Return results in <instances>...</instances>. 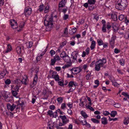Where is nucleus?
<instances>
[{
	"mask_svg": "<svg viewBox=\"0 0 129 129\" xmlns=\"http://www.w3.org/2000/svg\"><path fill=\"white\" fill-rule=\"evenodd\" d=\"M53 14H51L50 16L46 15L44 20L45 25L46 26V30L47 31H50L53 26Z\"/></svg>",
	"mask_w": 129,
	"mask_h": 129,
	"instance_id": "obj_1",
	"label": "nucleus"
},
{
	"mask_svg": "<svg viewBox=\"0 0 129 129\" xmlns=\"http://www.w3.org/2000/svg\"><path fill=\"white\" fill-rule=\"evenodd\" d=\"M106 62V59L104 58H103L102 59H100L96 61L95 65V70L97 71H100L101 67H103Z\"/></svg>",
	"mask_w": 129,
	"mask_h": 129,
	"instance_id": "obj_2",
	"label": "nucleus"
},
{
	"mask_svg": "<svg viewBox=\"0 0 129 129\" xmlns=\"http://www.w3.org/2000/svg\"><path fill=\"white\" fill-rule=\"evenodd\" d=\"M127 4L128 3L126 0H121L120 3L116 4L115 7L116 9L122 10L125 8Z\"/></svg>",
	"mask_w": 129,
	"mask_h": 129,
	"instance_id": "obj_3",
	"label": "nucleus"
},
{
	"mask_svg": "<svg viewBox=\"0 0 129 129\" xmlns=\"http://www.w3.org/2000/svg\"><path fill=\"white\" fill-rule=\"evenodd\" d=\"M39 71V69H37L35 70V72L36 73L35 75V76L34 77L33 81L32 84L30 85L31 88H33L34 87V86L37 83L38 79V76L37 73H38Z\"/></svg>",
	"mask_w": 129,
	"mask_h": 129,
	"instance_id": "obj_4",
	"label": "nucleus"
},
{
	"mask_svg": "<svg viewBox=\"0 0 129 129\" xmlns=\"http://www.w3.org/2000/svg\"><path fill=\"white\" fill-rule=\"evenodd\" d=\"M116 37L114 35H112L111 39L109 41V43L112 48H113L115 45V40L116 39Z\"/></svg>",
	"mask_w": 129,
	"mask_h": 129,
	"instance_id": "obj_5",
	"label": "nucleus"
},
{
	"mask_svg": "<svg viewBox=\"0 0 129 129\" xmlns=\"http://www.w3.org/2000/svg\"><path fill=\"white\" fill-rule=\"evenodd\" d=\"M32 9L29 7H26L25 8L24 13L26 16L30 15L31 13Z\"/></svg>",
	"mask_w": 129,
	"mask_h": 129,
	"instance_id": "obj_6",
	"label": "nucleus"
},
{
	"mask_svg": "<svg viewBox=\"0 0 129 129\" xmlns=\"http://www.w3.org/2000/svg\"><path fill=\"white\" fill-rule=\"evenodd\" d=\"M78 54V52L77 51H75L71 53V58L73 59L72 61L73 62H77V58Z\"/></svg>",
	"mask_w": 129,
	"mask_h": 129,
	"instance_id": "obj_7",
	"label": "nucleus"
},
{
	"mask_svg": "<svg viewBox=\"0 0 129 129\" xmlns=\"http://www.w3.org/2000/svg\"><path fill=\"white\" fill-rule=\"evenodd\" d=\"M114 32L117 33L119 29L118 25L116 23H112L111 24Z\"/></svg>",
	"mask_w": 129,
	"mask_h": 129,
	"instance_id": "obj_8",
	"label": "nucleus"
},
{
	"mask_svg": "<svg viewBox=\"0 0 129 129\" xmlns=\"http://www.w3.org/2000/svg\"><path fill=\"white\" fill-rule=\"evenodd\" d=\"M10 24L12 27L15 29L17 27V24L16 20L12 19L10 21Z\"/></svg>",
	"mask_w": 129,
	"mask_h": 129,
	"instance_id": "obj_9",
	"label": "nucleus"
},
{
	"mask_svg": "<svg viewBox=\"0 0 129 129\" xmlns=\"http://www.w3.org/2000/svg\"><path fill=\"white\" fill-rule=\"evenodd\" d=\"M16 107V106L14 104H13L12 105H11L10 104L8 103L7 105V107L8 110L11 111H13Z\"/></svg>",
	"mask_w": 129,
	"mask_h": 129,
	"instance_id": "obj_10",
	"label": "nucleus"
},
{
	"mask_svg": "<svg viewBox=\"0 0 129 129\" xmlns=\"http://www.w3.org/2000/svg\"><path fill=\"white\" fill-rule=\"evenodd\" d=\"M59 117L61 119L62 122L63 123L66 124L67 123L69 122V119L67 118L66 116L65 115L63 116L60 115Z\"/></svg>",
	"mask_w": 129,
	"mask_h": 129,
	"instance_id": "obj_11",
	"label": "nucleus"
},
{
	"mask_svg": "<svg viewBox=\"0 0 129 129\" xmlns=\"http://www.w3.org/2000/svg\"><path fill=\"white\" fill-rule=\"evenodd\" d=\"M101 22L103 24L102 30L103 32L105 33L106 31V22L105 20L104 19L102 20Z\"/></svg>",
	"mask_w": 129,
	"mask_h": 129,
	"instance_id": "obj_12",
	"label": "nucleus"
},
{
	"mask_svg": "<svg viewBox=\"0 0 129 129\" xmlns=\"http://www.w3.org/2000/svg\"><path fill=\"white\" fill-rule=\"evenodd\" d=\"M75 68L74 71L75 72V74H76L80 73L82 70L80 67H75Z\"/></svg>",
	"mask_w": 129,
	"mask_h": 129,
	"instance_id": "obj_13",
	"label": "nucleus"
},
{
	"mask_svg": "<svg viewBox=\"0 0 129 129\" xmlns=\"http://www.w3.org/2000/svg\"><path fill=\"white\" fill-rule=\"evenodd\" d=\"M75 83H76V82L71 81L69 82L68 86H69V87L73 88V87H75V88L76 85Z\"/></svg>",
	"mask_w": 129,
	"mask_h": 129,
	"instance_id": "obj_14",
	"label": "nucleus"
},
{
	"mask_svg": "<svg viewBox=\"0 0 129 129\" xmlns=\"http://www.w3.org/2000/svg\"><path fill=\"white\" fill-rule=\"evenodd\" d=\"M64 61L67 62H71V59L68 55L63 59Z\"/></svg>",
	"mask_w": 129,
	"mask_h": 129,
	"instance_id": "obj_15",
	"label": "nucleus"
},
{
	"mask_svg": "<svg viewBox=\"0 0 129 129\" xmlns=\"http://www.w3.org/2000/svg\"><path fill=\"white\" fill-rule=\"evenodd\" d=\"M52 77L56 81H59L60 79H59V76L58 74L52 75Z\"/></svg>",
	"mask_w": 129,
	"mask_h": 129,
	"instance_id": "obj_16",
	"label": "nucleus"
},
{
	"mask_svg": "<svg viewBox=\"0 0 129 129\" xmlns=\"http://www.w3.org/2000/svg\"><path fill=\"white\" fill-rule=\"evenodd\" d=\"M7 72L6 69H4L0 74V78L2 79L6 75V72Z\"/></svg>",
	"mask_w": 129,
	"mask_h": 129,
	"instance_id": "obj_17",
	"label": "nucleus"
},
{
	"mask_svg": "<svg viewBox=\"0 0 129 129\" xmlns=\"http://www.w3.org/2000/svg\"><path fill=\"white\" fill-rule=\"evenodd\" d=\"M102 123L104 125H106L108 123V121L107 118L103 117L101 118Z\"/></svg>",
	"mask_w": 129,
	"mask_h": 129,
	"instance_id": "obj_18",
	"label": "nucleus"
},
{
	"mask_svg": "<svg viewBox=\"0 0 129 129\" xmlns=\"http://www.w3.org/2000/svg\"><path fill=\"white\" fill-rule=\"evenodd\" d=\"M71 29V30H69V33L71 35H72L76 33L77 29L75 27H74Z\"/></svg>",
	"mask_w": 129,
	"mask_h": 129,
	"instance_id": "obj_19",
	"label": "nucleus"
},
{
	"mask_svg": "<svg viewBox=\"0 0 129 129\" xmlns=\"http://www.w3.org/2000/svg\"><path fill=\"white\" fill-rule=\"evenodd\" d=\"M13 83L17 84L18 85H20L21 83V81L19 79H17L12 81Z\"/></svg>",
	"mask_w": 129,
	"mask_h": 129,
	"instance_id": "obj_20",
	"label": "nucleus"
},
{
	"mask_svg": "<svg viewBox=\"0 0 129 129\" xmlns=\"http://www.w3.org/2000/svg\"><path fill=\"white\" fill-rule=\"evenodd\" d=\"M6 101L8 102L10 101V99L11 98V97L9 95L7 94H5L3 96Z\"/></svg>",
	"mask_w": 129,
	"mask_h": 129,
	"instance_id": "obj_21",
	"label": "nucleus"
},
{
	"mask_svg": "<svg viewBox=\"0 0 129 129\" xmlns=\"http://www.w3.org/2000/svg\"><path fill=\"white\" fill-rule=\"evenodd\" d=\"M67 63L66 64L63 66L62 67L63 69H65L66 68H68L72 65V62H67Z\"/></svg>",
	"mask_w": 129,
	"mask_h": 129,
	"instance_id": "obj_22",
	"label": "nucleus"
},
{
	"mask_svg": "<svg viewBox=\"0 0 129 129\" xmlns=\"http://www.w3.org/2000/svg\"><path fill=\"white\" fill-rule=\"evenodd\" d=\"M95 42L93 40L92 41L90 46V48L91 50H93L95 48Z\"/></svg>",
	"mask_w": 129,
	"mask_h": 129,
	"instance_id": "obj_23",
	"label": "nucleus"
},
{
	"mask_svg": "<svg viewBox=\"0 0 129 129\" xmlns=\"http://www.w3.org/2000/svg\"><path fill=\"white\" fill-rule=\"evenodd\" d=\"M65 6L64 5H63V4L62 3V2H60L59 3L58 5V10L59 11H60L62 10V9L61 8H63Z\"/></svg>",
	"mask_w": 129,
	"mask_h": 129,
	"instance_id": "obj_24",
	"label": "nucleus"
},
{
	"mask_svg": "<svg viewBox=\"0 0 129 129\" xmlns=\"http://www.w3.org/2000/svg\"><path fill=\"white\" fill-rule=\"evenodd\" d=\"M112 23L111 22H108L106 24V28H107L108 30H110L112 26L111 24Z\"/></svg>",
	"mask_w": 129,
	"mask_h": 129,
	"instance_id": "obj_25",
	"label": "nucleus"
},
{
	"mask_svg": "<svg viewBox=\"0 0 129 129\" xmlns=\"http://www.w3.org/2000/svg\"><path fill=\"white\" fill-rule=\"evenodd\" d=\"M49 6L48 5H46L44 9V13H45L48 12L49 11Z\"/></svg>",
	"mask_w": 129,
	"mask_h": 129,
	"instance_id": "obj_26",
	"label": "nucleus"
},
{
	"mask_svg": "<svg viewBox=\"0 0 129 129\" xmlns=\"http://www.w3.org/2000/svg\"><path fill=\"white\" fill-rule=\"evenodd\" d=\"M67 54L65 51H63L60 54V57L62 59L64 58L66 56Z\"/></svg>",
	"mask_w": 129,
	"mask_h": 129,
	"instance_id": "obj_27",
	"label": "nucleus"
},
{
	"mask_svg": "<svg viewBox=\"0 0 129 129\" xmlns=\"http://www.w3.org/2000/svg\"><path fill=\"white\" fill-rule=\"evenodd\" d=\"M33 43L32 42H28L26 43V47L28 48H30L32 46Z\"/></svg>",
	"mask_w": 129,
	"mask_h": 129,
	"instance_id": "obj_28",
	"label": "nucleus"
},
{
	"mask_svg": "<svg viewBox=\"0 0 129 129\" xmlns=\"http://www.w3.org/2000/svg\"><path fill=\"white\" fill-rule=\"evenodd\" d=\"M117 114V112L115 111H113L110 113L111 116L112 117H114L115 115Z\"/></svg>",
	"mask_w": 129,
	"mask_h": 129,
	"instance_id": "obj_29",
	"label": "nucleus"
},
{
	"mask_svg": "<svg viewBox=\"0 0 129 129\" xmlns=\"http://www.w3.org/2000/svg\"><path fill=\"white\" fill-rule=\"evenodd\" d=\"M111 17L112 19L114 21L117 20V15L115 14H112L111 15Z\"/></svg>",
	"mask_w": 129,
	"mask_h": 129,
	"instance_id": "obj_30",
	"label": "nucleus"
},
{
	"mask_svg": "<svg viewBox=\"0 0 129 129\" xmlns=\"http://www.w3.org/2000/svg\"><path fill=\"white\" fill-rule=\"evenodd\" d=\"M81 114L85 119L88 116L86 113L83 111H81Z\"/></svg>",
	"mask_w": 129,
	"mask_h": 129,
	"instance_id": "obj_31",
	"label": "nucleus"
},
{
	"mask_svg": "<svg viewBox=\"0 0 129 129\" xmlns=\"http://www.w3.org/2000/svg\"><path fill=\"white\" fill-rule=\"evenodd\" d=\"M82 122V125H86V127L88 128H89L90 127V125L89 123L87 122L86 119L84 120V122H85V123H83V122Z\"/></svg>",
	"mask_w": 129,
	"mask_h": 129,
	"instance_id": "obj_32",
	"label": "nucleus"
},
{
	"mask_svg": "<svg viewBox=\"0 0 129 129\" xmlns=\"http://www.w3.org/2000/svg\"><path fill=\"white\" fill-rule=\"evenodd\" d=\"M44 7V5L43 4H41L39 6L38 10L40 12H42L43 10Z\"/></svg>",
	"mask_w": 129,
	"mask_h": 129,
	"instance_id": "obj_33",
	"label": "nucleus"
},
{
	"mask_svg": "<svg viewBox=\"0 0 129 129\" xmlns=\"http://www.w3.org/2000/svg\"><path fill=\"white\" fill-rule=\"evenodd\" d=\"M96 2L95 0H88V3L90 5H94Z\"/></svg>",
	"mask_w": 129,
	"mask_h": 129,
	"instance_id": "obj_34",
	"label": "nucleus"
},
{
	"mask_svg": "<svg viewBox=\"0 0 129 129\" xmlns=\"http://www.w3.org/2000/svg\"><path fill=\"white\" fill-rule=\"evenodd\" d=\"M25 22H24L22 21L21 23L19 25V26L21 28L18 30V31H20L21 29L24 27V26L25 25Z\"/></svg>",
	"mask_w": 129,
	"mask_h": 129,
	"instance_id": "obj_35",
	"label": "nucleus"
},
{
	"mask_svg": "<svg viewBox=\"0 0 129 129\" xmlns=\"http://www.w3.org/2000/svg\"><path fill=\"white\" fill-rule=\"evenodd\" d=\"M16 50L18 54H20L21 53V48L20 47H17L16 48Z\"/></svg>",
	"mask_w": 129,
	"mask_h": 129,
	"instance_id": "obj_36",
	"label": "nucleus"
},
{
	"mask_svg": "<svg viewBox=\"0 0 129 129\" xmlns=\"http://www.w3.org/2000/svg\"><path fill=\"white\" fill-rule=\"evenodd\" d=\"M91 120L93 123H100V121L99 120L94 118H91Z\"/></svg>",
	"mask_w": 129,
	"mask_h": 129,
	"instance_id": "obj_37",
	"label": "nucleus"
},
{
	"mask_svg": "<svg viewBox=\"0 0 129 129\" xmlns=\"http://www.w3.org/2000/svg\"><path fill=\"white\" fill-rule=\"evenodd\" d=\"M120 64L122 66H124V60L122 58L120 59L119 61Z\"/></svg>",
	"mask_w": 129,
	"mask_h": 129,
	"instance_id": "obj_38",
	"label": "nucleus"
},
{
	"mask_svg": "<svg viewBox=\"0 0 129 129\" xmlns=\"http://www.w3.org/2000/svg\"><path fill=\"white\" fill-rule=\"evenodd\" d=\"M97 42L99 46H101L103 45V42L101 39H99L97 40Z\"/></svg>",
	"mask_w": 129,
	"mask_h": 129,
	"instance_id": "obj_39",
	"label": "nucleus"
},
{
	"mask_svg": "<svg viewBox=\"0 0 129 129\" xmlns=\"http://www.w3.org/2000/svg\"><path fill=\"white\" fill-rule=\"evenodd\" d=\"M129 122V118L128 117L126 118L124 121L123 123L124 124L126 125Z\"/></svg>",
	"mask_w": 129,
	"mask_h": 129,
	"instance_id": "obj_40",
	"label": "nucleus"
},
{
	"mask_svg": "<svg viewBox=\"0 0 129 129\" xmlns=\"http://www.w3.org/2000/svg\"><path fill=\"white\" fill-rule=\"evenodd\" d=\"M11 92L13 95L15 97L18 94L17 92L18 91L14 90L12 89H11Z\"/></svg>",
	"mask_w": 129,
	"mask_h": 129,
	"instance_id": "obj_41",
	"label": "nucleus"
},
{
	"mask_svg": "<svg viewBox=\"0 0 129 129\" xmlns=\"http://www.w3.org/2000/svg\"><path fill=\"white\" fill-rule=\"evenodd\" d=\"M67 43V42L66 41H65L64 42H62L61 44H60L59 48H62L64 46L66 45Z\"/></svg>",
	"mask_w": 129,
	"mask_h": 129,
	"instance_id": "obj_42",
	"label": "nucleus"
},
{
	"mask_svg": "<svg viewBox=\"0 0 129 129\" xmlns=\"http://www.w3.org/2000/svg\"><path fill=\"white\" fill-rule=\"evenodd\" d=\"M93 5H90L88 7V9L89 10L92 11L93 10V9L95 8V7Z\"/></svg>",
	"mask_w": 129,
	"mask_h": 129,
	"instance_id": "obj_43",
	"label": "nucleus"
},
{
	"mask_svg": "<svg viewBox=\"0 0 129 129\" xmlns=\"http://www.w3.org/2000/svg\"><path fill=\"white\" fill-rule=\"evenodd\" d=\"M56 61L54 58L51 59V63L50 64V66H54Z\"/></svg>",
	"mask_w": 129,
	"mask_h": 129,
	"instance_id": "obj_44",
	"label": "nucleus"
},
{
	"mask_svg": "<svg viewBox=\"0 0 129 129\" xmlns=\"http://www.w3.org/2000/svg\"><path fill=\"white\" fill-rule=\"evenodd\" d=\"M66 108V106L65 103H63L61 104V108L62 110H64Z\"/></svg>",
	"mask_w": 129,
	"mask_h": 129,
	"instance_id": "obj_45",
	"label": "nucleus"
},
{
	"mask_svg": "<svg viewBox=\"0 0 129 129\" xmlns=\"http://www.w3.org/2000/svg\"><path fill=\"white\" fill-rule=\"evenodd\" d=\"M118 17L119 20L121 21L123 19H124V18H125L124 15H119Z\"/></svg>",
	"mask_w": 129,
	"mask_h": 129,
	"instance_id": "obj_46",
	"label": "nucleus"
},
{
	"mask_svg": "<svg viewBox=\"0 0 129 129\" xmlns=\"http://www.w3.org/2000/svg\"><path fill=\"white\" fill-rule=\"evenodd\" d=\"M27 78L26 79H24V78H23V79L21 81V83H22V84H24L25 85H26L27 84L26 83V81H27Z\"/></svg>",
	"mask_w": 129,
	"mask_h": 129,
	"instance_id": "obj_47",
	"label": "nucleus"
},
{
	"mask_svg": "<svg viewBox=\"0 0 129 129\" xmlns=\"http://www.w3.org/2000/svg\"><path fill=\"white\" fill-rule=\"evenodd\" d=\"M112 84L115 87H118L119 85V84L117 83L116 82H114V81H112Z\"/></svg>",
	"mask_w": 129,
	"mask_h": 129,
	"instance_id": "obj_48",
	"label": "nucleus"
},
{
	"mask_svg": "<svg viewBox=\"0 0 129 129\" xmlns=\"http://www.w3.org/2000/svg\"><path fill=\"white\" fill-rule=\"evenodd\" d=\"M11 83V81L10 79H7L5 81V83L6 84L9 85Z\"/></svg>",
	"mask_w": 129,
	"mask_h": 129,
	"instance_id": "obj_49",
	"label": "nucleus"
},
{
	"mask_svg": "<svg viewBox=\"0 0 129 129\" xmlns=\"http://www.w3.org/2000/svg\"><path fill=\"white\" fill-rule=\"evenodd\" d=\"M12 89L18 92L19 91V88L18 86H16L14 87V88H11Z\"/></svg>",
	"mask_w": 129,
	"mask_h": 129,
	"instance_id": "obj_50",
	"label": "nucleus"
},
{
	"mask_svg": "<svg viewBox=\"0 0 129 129\" xmlns=\"http://www.w3.org/2000/svg\"><path fill=\"white\" fill-rule=\"evenodd\" d=\"M53 58L56 61L57 60H59L60 59V58L59 57L58 55L55 56Z\"/></svg>",
	"mask_w": 129,
	"mask_h": 129,
	"instance_id": "obj_51",
	"label": "nucleus"
},
{
	"mask_svg": "<svg viewBox=\"0 0 129 129\" xmlns=\"http://www.w3.org/2000/svg\"><path fill=\"white\" fill-rule=\"evenodd\" d=\"M91 73L90 72L89 74H87L86 76V79L87 80H88L89 79L90 77L91 76Z\"/></svg>",
	"mask_w": 129,
	"mask_h": 129,
	"instance_id": "obj_52",
	"label": "nucleus"
},
{
	"mask_svg": "<svg viewBox=\"0 0 129 129\" xmlns=\"http://www.w3.org/2000/svg\"><path fill=\"white\" fill-rule=\"evenodd\" d=\"M50 54L51 56H52L55 54V52L53 50H51L50 51Z\"/></svg>",
	"mask_w": 129,
	"mask_h": 129,
	"instance_id": "obj_53",
	"label": "nucleus"
},
{
	"mask_svg": "<svg viewBox=\"0 0 129 129\" xmlns=\"http://www.w3.org/2000/svg\"><path fill=\"white\" fill-rule=\"evenodd\" d=\"M109 120L110 121H111L112 120H113V121H117L118 120V119L117 118H111L109 116Z\"/></svg>",
	"mask_w": 129,
	"mask_h": 129,
	"instance_id": "obj_54",
	"label": "nucleus"
},
{
	"mask_svg": "<svg viewBox=\"0 0 129 129\" xmlns=\"http://www.w3.org/2000/svg\"><path fill=\"white\" fill-rule=\"evenodd\" d=\"M49 73L50 74H52V75H56V74H57V72H56L51 70L50 71Z\"/></svg>",
	"mask_w": 129,
	"mask_h": 129,
	"instance_id": "obj_55",
	"label": "nucleus"
},
{
	"mask_svg": "<svg viewBox=\"0 0 129 129\" xmlns=\"http://www.w3.org/2000/svg\"><path fill=\"white\" fill-rule=\"evenodd\" d=\"M63 98L61 97H58L57 99V100L58 102H61L63 100Z\"/></svg>",
	"mask_w": 129,
	"mask_h": 129,
	"instance_id": "obj_56",
	"label": "nucleus"
},
{
	"mask_svg": "<svg viewBox=\"0 0 129 129\" xmlns=\"http://www.w3.org/2000/svg\"><path fill=\"white\" fill-rule=\"evenodd\" d=\"M63 81L62 80L61 81H58V85L61 86H64V84L63 83Z\"/></svg>",
	"mask_w": 129,
	"mask_h": 129,
	"instance_id": "obj_57",
	"label": "nucleus"
},
{
	"mask_svg": "<svg viewBox=\"0 0 129 129\" xmlns=\"http://www.w3.org/2000/svg\"><path fill=\"white\" fill-rule=\"evenodd\" d=\"M103 114L105 116H107L110 114V113L108 111H105L104 112Z\"/></svg>",
	"mask_w": 129,
	"mask_h": 129,
	"instance_id": "obj_58",
	"label": "nucleus"
},
{
	"mask_svg": "<svg viewBox=\"0 0 129 129\" xmlns=\"http://www.w3.org/2000/svg\"><path fill=\"white\" fill-rule=\"evenodd\" d=\"M47 113L48 114H49L50 116H52L53 113L52 110H49Z\"/></svg>",
	"mask_w": 129,
	"mask_h": 129,
	"instance_id": "obj_59",
	"label": "nucleus"
},
{
	"mask_svg": "<svg viewBox=\"0 0 129 129\" xmlns=\"http://www.w3.org/2000/svg\"><path fill=\"white\" fill-rule=\"evenodd\" d=\"M52 116L53 117L56 118L57 116V113L56 111H55L52 114Z\"/></svg>",
	"mask_w": 129,
	"mask_h": 129,
	"instance_id": "obj_60",
	"label": "nucleus"
},
{
	"mask_svg": "<svg viewBox=\"0 0 129 129\" xmlns=\"http://www.w3.org/2000/svg\"><path fill=\"white\" fill-rule=\"evenodd\" d=\"M69 18V15L68 14H64V15L63 18L64 20H66Z\"/></svg>",
	"mask_w": 129,
	"mask_h": 129,
	"instance_id": "obj_61",
	"label": "nucleus"
},
{
	"mask_svg": "<svg viewBox=\"0 0 129 129\" xmlns=\"http://www.w3.org/2000/svg\"><path fill=\"white\" fill-rule=\"evenodd\" d=\"M67 112L69 114L71 115H72L73 114V112H72V110L70 108L69 109H68Z\"/></svg>",
	"mask_w": 129,
	"mask_h": 129,
	"instance_id": "obj_62",
	"label": "nucleus"
},
{
	"mask_svg": "<svg viewBox=\"0 0 129 129\" xmlns=\"http://www.w3.org/2000/svg\"><path fill=\"white\" fill-rule=\"evenodd\" d=\"M55 106L53 105H50L49 107V108L51 110H54L55 108Z\"/></svg>",
	"mask_w": 129,
	"mask_h": 129,
	"instance_id": "obj_63",
	"label": "nucleus"
},
{
	"mask_svg": "<svg viewBox=\"0 0 129 129\" xmlns=\"http://www.w3.org/2000/svg\"><path fill=\"white\" fill-rule=\"evenodd\" d=\"M85 20L83 18H82L81 20H80L79 21V22L81 24H83L85 22Z\"/></svg>",
	"mask_w": 129,
	"mask_h": 129,
	"instance_id": "obj_64",
	"label": "nucleus"
}]
</instances>
